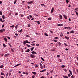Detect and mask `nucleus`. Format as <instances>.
Segmentation results:
<instances>
[{
	"mask_svg": "<svg viewBox=\"0 0 78 78\" xmlns=\"http://www.w3.org/2000/svg\"><path fill=\"white\" fill-rule=\"evenodd\" d=\"M27 4H29V5H31L32 4V3H33V1L28 2H27Z\"/></svg>",
	"mask_w": 78,
	"mask_h": 78,
	"instance_id": "nucleus-1",
	"label": "nucleus"
},
{
	"mask_svg": "<svg viewBox=\"0 0 78 78\" xmlns=\"http://www.w3.org/2000/svg\"><path fill=\"white\" fill-rule=\"evenodd\" d=\"M30 56L31 58H35V55L33 54H30Z\"/></svg>",
	"mask_w": 78,
	"mask_h": 78,
	"instance_id": "nucleus-2",
	"label": "nucleus"
},
{
	"mask_svg": "<svg viewBox=\"0 0 78 78\" xmlns=\"http://www.w3.org/2000/svg\"><path fill=\"white\" fill-rule=\"evenodd\" d=\"M9 55H10V54H9V53H8V54H6L4 56L5 57H7V56H9Z\"/></svg>",
	"mask_w": 78,
	"mask_h": 78,
	"instance_id": "nucleus-3",
	"label": "nucleus"
},
{
	"mask_svg": "<svg viewBox=\"0 0 78 78\" xmlns=\"http://www.w3.org/2000/svg\"><path fill=\"white\" fill-rule=\"evenodd\" d=\"M63 16L64 17L65 19H67V16L66 15H63Z\"/></svg>",
	"mask_w": 78,
	"mask_h": 78,
	"instance_id": "nucleus-4",
	"label": "nucleus"
},
{
	"mask_svg": "<svg viewBox=\"0 0 78 78\" xmlns=\"http://www.w3.org/2000/svg\"><path fill=\"white\" fill-rule=\"evenodd\" d=\"M31 53L32 54H33V55H34V54H37V53L34 51H32Z\"/></svg>",
	"mask_w": 78,
	"mask_h": 78,
	"instance_id": "nucleus-5",
	"label": "nucleus"
},
{
	"mask_svg": "<svg viewBox=\"0 0 78 78\" xmlns=\"http://www.w3.org/2000/svg\"><path fill=\"white\" fill-rule=\"evenodd\" d=\"M54 11V8L52 7V9H51V13H53Z\"/></svg>",
	"mask_w": 78,
	"mask_h": 78,
	"instance_id": "nucleus-6",
	"label": "nucleus"
},
{
	"mask_svg": "<svg viewBox=\"0 0 78 78\" xmlns=\"http://www.w3.org/2000/svg\"><path fill=\"white\" fill-rule=\"evenodd\" d=\"M65 38L67 40H69V37L65 36Z\"/></svg>",
	"mask_w": 78,
	"mask_h": 78,
	"instance_id": "nucleus-7",
	"label": "nucleus"
},
{
	"mask_svg": "<svg viewBox=\"0 0 78 78\" xmlns=\"http://www.w3.org/2000/svg\"><path fill=\"white\" fill-rule=\"evenodd\" d=\"M4 39L5 42H8V40H7V38H6V37H5L4 38Z\"/></svg>",
	"mask_w": 78,
	"mask_h": 78,
	"instance_id": "nucleus-8",
	"label": "nucleus"
},
{
	"mask_svg": "<svg viewBox=\"0 0 78 78\" xmlns=\"http://www.w3.org/2000/svg\"><path fill=\"white\" fill-rule=\"evenodd\" d=\"M63 77V78H68V76H62Z\"/></svg>",
	"mask_w": 78,
	"mask_h": 78,
	"instance_id": "nucleus-9",
	"label": "nucleus"
},
{
	"mask_svg": "<svg viewBox=\"0 0 78 78\" xmlns=\"http://www.w3.org/2000/svg\"><path fill=\"white\" fill-rule=\"evenodd\" d=\"M14 50H15V49L14 48H13V49H11V50L12 51V52H14Z\"/></svg>",
	"mask_w": 78,
	"mask_h": 78,
	"instance_id": "nucleus-10",
	"label": "nucleus"
},
{
	"mask_svg": "<svg viewBox=\"0 0 78 78\" xmlns=\"http://www.w3.org/2000/svg\"><path fill=\"white\" fill-rule=\"evenodd\" d=\"M25 36L26 37H30V36L28 35L27 34L25 35Z\"/></svg>",
	"mask_w": 78,
	"mask_h": 78,
	"instance_id": "nucleus-11",
	"label": "nucleus"
},
{
	"mask_svg": "<svg viewBox=\"0 0 78 78\" xmlns=\"http://www.w3.org/2000/svg\"><path fill=\"white\" fill-rule=\"evenodd\" d=\"M60 19H62V16L61 15H60L59 16Z\"/></svg>",
	"mask_w": 78,
	"mask_h": 78,
	"instance_id": "nucleus-12",
	"label": "nucleus"
},
{
	"mask_svg": "<svg viewBox=\"0 0 78 78\" xmlns=\"http://www.w3.org/2000/svg\"><path fill=\"white\" fill-rule=\"evenodd\" d=\"M69 73H70V74L71 75H72V71H70L69 69L68 70Z\"/></svg>",
	"mask_w": 78,
	"mask_h": 78,
	"instance_id": "nucleus-13",
	"label": "nucleus"
},
{
	"mask_svg": "<svg viewBox=\"0 0 78 78\" xmlns=\"http://www.w3.org/2000/svg\"><path fill=\"white\" fill-rule=\"evenodd\" d=\"M18 26H19V24H17V25H16V26L15 27V28H16V29H17Z\"/></svg>",
	"mask_w": 78,
	"mask_h": 78,
	"instance_id": "nucleus-14",
	"label": "nucleus"
},
{
	"mask_svg": "<svg viewBox=\"0 0 78 78\" xmlns=\"http://www.w3.org/2000/svg\"><path fill=\"white\" fill-rule=\"evenodd\" d=\"M2 17L3 19L4 20V19H5V16L4 15H2Z\"/></svg>",
	"mask_w": 78,
	"mask_h": 78,
	"instance_id": "nucleus-15",
	"label": "nucleus"
},
{
	"mask_svg": "<svg viewBox=\"0 0 78 78\" xmlns=\"http://www.w3.org/2000/svg\"><path fill=\"white\" fill-rule=\"evenodd\" d=\"M34 48V47H32L31 48H30V50L31 51H33V49Z\"/></svg>",
	"mask_w": 78,
	"mask_h": 78,
	"instance_id": "nucleus-16",
	"label": "nucleus"
},
{
	"mask_svg": "<svg viewBox=\"0 0 78 78\" xmlns=\"http://www.w3.org/2000/svg\"><path fill=\"white\" fill-rule=\"evenodd\" d=\"M20 64L19 63L18 64H17V65H16V66H14V67H17V66H19V65H20Z\"/></svg>",
	"mask_w": 78,
	"mask_h": 78,
	"instance_id": "nucleus-17",
	"label": "nucleus"
},
{
	"mask_svg": "<svg viewBox=\"0 0 78 78\" xmlns=\"http://www.w3.org/2000/svg\"><path fill=\"white\" fill-rule=\"evenodd\" d=\"M30 51V49H28L27 50L26 52L27 53H28V52H29V51Z\"/></svg>",
	"mask_w": 78,
	"mask_h": 78,
	"instance_id": "nucleus-18",
	"label": "nucleus"
},
{
	"mask_svg": "<svg viewBox=\"0 0 78 78\" xmlns=\"http://www.w3.org/2000/svg\"><path fill=\"white\" fill-rule=\"evenodd\" d=\"M32 73H33V74H34V75H36V73L35 72H32Z\"/></svg>",
	"mask_w": 78,
	"mask_h": 78,
	"instance_id": "nucleus-19",
	"label": "nucleus"
},
{
	"mask_svg": "<svg viewBox=\"0 0 78 78\" xmlns=\"http://www.w3.org/2000/svg\"><path fill=\"white\" fill-rule=\"evenodd\" d=\"M70 33L71 34V33H72V34L74 33V31H73V30H72V31H71L70 32Z\"/></svg>",
	"mask_w": 78,
	"mask_h": 78,
	"instance_id": "nucleus-20",
	"label": "nucleus"
},
{
	"mask_svg": "<svg viewBox=\"0 0 78 78\" xmlns=\"http://www.w3.org/2000/svg\"><path fill=\"white\" fill-rule=\"evenodd\" d=\"M41 59L43 61H44L45 60H44V58H42V57H41Z\"/></svg>",
	"mask_w": 78,
	"mask_h": 78,
	"instance_id": "nucleus-21",
	"label": "nucleus"
},
{
	"mask_svg": "<svg viewBox=\"0 0 78 78\" xmlns=\"http://www.w3.org/2000/svg\"><path fill=\"white\" fill-rule=\"evenodd\" d=\"M53 41H54L55 42H57L58 41H57V40H53Z\"/></svg>",
	"mask_w": 78,
	"mask_h": 78,
	"instance_id": "nucleus-22",
	"label": "nucleus"
},
{
	"mask_svg": "<svg viewBox=\"0 0 78 78\" xmlns=\"http://www.w3.org/2000/svg\"><path fill=\"white\" fill-rule=\"evenodd\" d=\"M27 46L28 47H31V46H30V45H28V44H26Z\"/></svg>",
	"mask_w": 78,
	"mask_h": 78,
	"instance_id": "nucleus-23",
	"label": "nucleus"
},
{
	"mask_svg": "<svg viewBox=\"0 0 78 78\" xmlns=\"http://www.w3.org/2000/svg\"><path fill=\"white\" fill-rule=\"evenodd\" d=\"M17 0H15L14 2V4H16V2H17Z\"/></svg>",
	"mask_w": 78,
	"mask_h": 78,
	"instance_id": "nucleus-24",
	"label": "nucleus"
},
{
	"mask_svg": "<svg viewBox=\"0 0 78 78\" xmlns=\"http://www.w3.org/2000/svg\"><path fill=\"white\" fill-rule=\"evenodd\" d=\"M1 75H5V74L4 73H3L2 72L1 73Z\"/></svg>",
	"mask_w": 78,
	"mask_h": 78,
	"instance_id": "nucleus-25",
	"label": "nucleus"
},
{
	"mask_svg": "<svg viewBox=\"0 0 78 78\" xmlns=\"http://www.w3.org/2000/svg\"><path fill=\"white\" fill-rule=\"evenodd\" d=\"M75 12L76 13V16L77 17H78V13L76 11H75Z\"/></svg>",
	"mask_w": 78,
	"mask_h": 78,
	"instance_id": "nucleus-26",
	"label": "nucleus"
},
{
	"mask_svg": "<svg viewBox=\"0 0 78 78\" xmlns=\"http://www.w3.org/2000/svg\"><path fill=\"white\" fill-rule=\"evenodd\" d=\"M27 44L25 41H24L23 42V44L24 45H25V44Z\"/></svg>",
	"mask_w": 78,
	"mask_h": 78,
	"instance_id": "nucleus-27",
	"label": "nucleus"
},
{
	"mask_svg": "<svg viewBox=\"0 0 78 78\" xmlns=\"http://www.w3.org/2000/svg\"><path fill=\"white\" fill-rule=\"evenodd\" d=\"M25 41L26 42V44L27 43H30V42H28V40H26Z\"/></svg>",
	"mask_w": 78,
	"mask_h": 78,
	"instance_id": "nucleus-28",
	"label": "nucleus"
},
{
	"mask_svg": "<svg viewBox=\"0 0 78 78\" xmlns=\"http://www.w3.org/2000/svg\"><path fill=\"white\" fill-rule=\"evenodd\" d=\"M44 35H45V36H48V35L47 34L44 33Z\"/></svg>",
	"mask_w": 78,
	"mask_h": 78,
	"instance_id": "nucleus-29",
	"label": "nucleus"
},
{
	"mask_svg": "<svg viewBox=\"0 0 78 78\" xmlns=\"http://www.w3.org/2000/svg\"><path fill=\"white\" fill-rule=\"evenodd\" d=\"M40 66H41V67H43V66H42V65L41 63H40Z\"/></svg>",
	"mask_w": 78,
	"mask_h": 78,
	"instance_id": "nucleus-30",
	"label": "nucleus"
},
{
	"mask_svg": "<svg viewBox=\"0 0 78 78\" xmlns=\"http://www.w3.org/2000/svg\"><path fill=\"white\" fill-rule=\"evenodd\" d=\"M31 27V25L28 24L27 25V27Z\"/></svg>",
	"mask_w": 78,
	"mask_h": 78,
	"instance_id": "nucleus-31",
	"label": "nucleus"
},
{
	"mask_svg": "<svg viewBox=\"0 0 78 78\" xmlns=\"http://www.w3.org/2000/svg\"><path fill=\"white\" fill-rule=\"evenodd\" d=\"M22 29H21V30L18 31V32H19V33H22Z\"/></svg>",
	"mask_w": 78,
	"mask_h": 78,
	"instance_id": "nucleus-32",
	"label": "nucleus"
},
{
	"mask_svg": "<svg viewBox=\"0 0 78 78\" xmlns=\"http://www.w3.org/2000/svg\"><path fill=\"white\" fill-rule=\"evenodd\" d=\"M64 70L66 72H67V70L66 69H65Z\"/></svg>",
	"mask_w": 78,
	"mask_h": 78,
	"instance_id": "nucleus-33",
	"label": "nucleus"
},
{
	"mask_svg": "<svg viewBox=\"0 0 78 78\" xmlns=\"http://www.w3.org/2000/svg\"><path fill=\"white\" fill-rule=\"evenodd\" d=\"M3 46L4 47H6V44H3Z\"/></svg>",
	"mask_w": 78,
	"mask_h": 78,
	"instance_id": "nucleus-34",
	"label": "nucleus"
},
{
	"mask_svg": "<svg viewBox=\"0 0 78 78\" xmlns=\"http://www.w3.org/2000/svg\"><path fill=\"white\" fill-rule=\"evenodd\" d=\"M3 67H4V66H3V65H2L0 66V68H3Z\"/></svg>",
	"mask_w": 78,
	"mask_h": 78,
	"instance_id": "nucleus-35",
	"label": "nucleus"
},
{
	"mask_svg": "<svg viewBox=\"0 0 78 78\" xmlns=\"http://www.w3.org/2000/svg\"><path fill=\"white\" fill-rule=\"evenodd\" d=\"M3 32V29H1L0 30V33H2Z\"/></svg>",
	"mask_w": 78,
	"mask_h": 78,
	"instance_id": "nucleus-36",
	"label": "nucleus"
},
{
	"mask_svg": "<svg viewBox=\"0 0 78 78\" xmlns=\"http://www.w3.org/2000/svg\"><path fill=\"white\" fill-rule=\"evenodd\" d=\"M70 73H69L68 74V76H69V77H70V76H71V75H70Z\"/></svg>",
	"mask_w": 78,
	"mask_h": 78,
	"instance_id": "nucleus-37",
	"label": "nucleus"
},
{
	"mask_svg": "<svg viewBox=\"0 0 78 78\" xmlns=\"http://www.w3.org/2000/svg\"><path fill=\"white\" fill-rule=\"evenodd\" d=\"M7 37V39H10L11 38H10V37Z\"/></svg>",
	"mask_w": 78,
	"mask_h": 78,
	"instance_id": "nucleus-38",
	"label": "nucleus"
},
{
	"mask_svg": "<svg viewBox=\"0 0 78 78\" xmlns=\"http://www.w3.org/2000/svg\"><path fill=\"white\" fill-rule=\"evenodd\" d=\"M29 17H30V19H31V18H32V17L33 16H31V15H30L29 16Z\"/></svg>",
	"mask_w": 78,
	"mask_h": 78,
	"instance_id": "nucleus-39",
	"label": "nucleus"
},
{
	"mask_svg": "<svg viewBox=\"0 0 78 78\" xmlns=\"http://www.w3.org/2000/svg\"><path fill=\"white\" fill-rule=\"evenodd\" d=\"M27 19H29V20H30V17H29V16H28L27 17Z\"/></svg>",
	"mask_w": 78,
	"mask_h": 78,
	"instance_id": "nucleus-40",
	"label": "nucleus"
},
{
	"mask_svg": "<svg viewBox=\"0 0 78 78\" xmlns=\"http://www.w3.org/2000/svg\"><path fill=\"white\" fill-rule=\"evenodd\" d=\"M14 27V25H12V26H10V27H11L12 28H13Z\"/></svg>",
	"mask_w": 78,
	"mask_h": 78,
	"instance_id": "nucleus-41",
	"label": "nucleus"
},
{
	"mask_svg": "<svg viewBox=\"0 0 78 78\" xmlns=\"http://www.w3.org/2000/svg\"><path fill=\"white\" fill-rule=\"evenodd\" d=\"M0 15L2 16V11H0Z\"/></svg>",
	"mask_w": 78,
	"mask_h": 78,
	"instance_id": "nucleus-42",
	"label": "nucleus"
},
{
	"mask_svg": "<svg viewBox=\"0 0 78 78\" xmlns=\"http://www.w3.org/2000/svg\"><path fill=\"white\" fill-rule=\"evenodd\" d=\"M62 68H64L65 67V66L64 65H62Z\"/></svg>",
	"mask_w": 78,
	"mask_h": 78,
	"instance_id": "nucleus-43",
	"label": "nucleus"
},
{
	"mask_svg": "<svg viewBox=\"0 0 78 78\" xmlns=\"http://www.w3.org/2000/svg\"><path fill=\"white\" fill-rule=\"evenodd\" d=\"M36 46H37V47H38V46H39V44H36Z\"/></svg>",
	"mask_w": 78,
	"mask_h": 78,
	"instance_id": "nucleus-44",
	"label": "nucleus"
},
{
	"mask_svg": "<svg viewBox=\"0 0 78 78\" xmlns=\"http://www.w3.org/2000/svg\"><path fill=\"white\" fill-rule=\"evenodd\" d=\"M64 45H66V46H68V45H67V44H66V43H64Z\"/></svg>",
	"mask_w": 78,
	"mask_h": 78,
	"instance_id": "nucleus-45",
	"label": "nucleus"
},
{
	"mask_svg": "<svg viewBox=\"0 0 78 78\" xmlns=\"http://www.w3.org/2000/svg\"><path fill=\"white\" fill-rule=\"evenodd\" d=\"M58 44L59 45V46H61V43L60 42H58Z\"/></svg>",
	"mask_w": 78,
	"mask_h": 78,
	"instance_id": "nucleus-46",
	"label": "nucleus"
},
{
	"mask_svg": "<svg viewBox=\"0 0 78 78\" xmlns=\"http://www.w3.org/2000/svg\"><path fill=\"white\" fill-rule=\"evenodd\" d=\"M64 28V29H68L69 28V27H65Z\"/></svg>",
	"mask_w": 78,
	"mask_h": 78,
	"instance_id": "nucleus-47",
	"label": "nucleus"
},
{
	"mask_svg": "<svg viewBox=\"0 0 78 78\" xmlns=\"http://www.w3.org/2000/svg\"><path fill=\"white\" fill-rule=\"evenodd\" d=\"M18 14V13H16L15 14V16H17Z\"/></svg>",
	"mask_w": 78,
	"mask_h": 78,
	"instance_id": "nucleus-48",
	"label": "nucleus"
},
{
	"mask_svg": "<svg viewBox=\"0 0 78 78\" xmlns=\"http://www.w3.org/2000/svg\"><path fill=\"white\" fill-rule=\"evenodd\" d=\"M66 2L67 3H68L69 2V1L68 0H66Z\"/></svg>",
	"mask_w": 78,
	"mask_h": 78,
	"instance_id": "nucleus-49",
	"label": "nucleus"
},
{
	"mask_svg": "<svg viewBox=\"0 0 78 78\" xmlns=\"http://www.w3.org/2000/svg\"><path fill=\"white\" fill-rule=\"evenodd\" d=\"M38 24H40V22L39 21H37Z\"/></svg>",
	"mask_w": 78,
	"mask_h": 78,
	"instance_id": "nucleus-50",
	"label": "nucleus"
},
{
	"mask_svg": "<svg viewBox=\"0 0 78 78\" xmlns=\"http://www.w3.org/2000/svg\"><path fill=\"white\" fill-rule=\"evenodd\" d=\"M31 45H32V46L35 45V44H31Z\"/></svg>",
	"mask_w": 78,
	"mask_h": 78,
	"instance_id": "nucleus-51",
	"label": "nucleus"
},
{
	"mask_svg": "<svg viewBox=\"0 0 78 78\" xmlns=\"http://www.w3.org/2000/svg\"><path fill=\"white\" fill-rule=\"evenodd\" d=\"M3 20V19L2 18H0V21H1V22H2V20Z\"/></svg>",
	"mask_w": 78,
	"mask_h": 78,
	"instance_id": "nucleus-52",
	"label": "nucleus"
},
{
	"mask_svg": "<svg viewBox=\"0 0 78 78\" xmlns=\"http://www.w3.org/2000/svg\"><path fill=\"white\" fill-rule=\"evenodd\" d=\"M57 57H60L61 56V55H57Z\"/></svg>",
	"mask_w": 78,
	"mask_h": 78,
	"instance_id": "nucleus-53",
	"label": "nucleus"
},
{
	"mask_svg": "<svg viewBox=\"0 0 78 78\" xmlns=\"http://www.w3.org/2000/svg\"><path fill=\"white\" fill-rule=\"evenodd\" d=\"M35 77V76H34V75H33L32 77V78H34Z\"/></svg>",
	"mask_w": 78,
	"mask_h": 78,
	"instance_id": "nucleus-54",
	"label": "nucleus"
},
{
	"mask_svg": "<svg viewBox=\"0 0 78 78\" xmlns=\"http://www.w3.org/2000/svg\"><path fill=\"white\" fill-rule=\"evenodd\" d=\"M71 78H74V76H73V75H72L71 76Z\"/></svg>",
	"mask_w": 78,
	"mask_h": 78,
	"instance_id": "nucleus-55",
	"label": "nucleus"
},
{
	"mask_svg": "<svg viewBox=\"0 0 78 78\" xmlns=\"http://www.w3.org/2000/svg\"><path fill=\"white\" fill-rule=\"evenodd\" d=\"M48 20H51V18H49L48 19Z\"/></svg>",
	"mask_w": 78,
	"mask_h": 78,
	"instance_id": "nucleus-56",
	"label": "nucleus"
},
{
	"mask_svg": "<svg viewBox=\"0 0 78 78\" xmlns=\"http://www.w3.org/2000/svg\"><path fill=\"white\" fill-rule=\"evenodd\" d=\"M8 76V73H7L6 75V77H7Z\"/></svg>",
	"mask_w": 78,
	"mask_h": 78,
	"instance_id": "nucleus-57",
	"label": "nucleus"
},
{
	"mask_svg": "<svg viewBox=\"0 0 78 78\" xmlns=\"http://www.w3.org/2000/svg\"><path fill=\"white\" fill-rule=\"evenodd\" d=\"M8 44V45H9V46L10 47H12V46H11V44H10L9 43V44Z\"/></svg>",
	"mask_w": 78,
	"mask_h": 78,
	"instance_id": "nucleus-58",
	"label": "nucleus"
},
{
	"mask_svg": "<svg viewBox=\"0 0 78 78\" xmlns=\"http://www.w3.org/2000/svg\"><path fill=\"white\" fill-rule=\"evenodd\" d=\"M58 37H55V39H58Z\"/></svg>",
	"mask_w": 78,
	"mask_h": 78,
	"instance_id": "nucleus-59",
	"label": "nucleus"
},
{
	"mask_svg": "<svg viewBox=\"0 0 78 78\" xmlns=\"http://www.w3.org/2000/svg\"><path fill=\"white\" fill-rule=\"evenodd\" d=\"M40 78H45V77L44 76H42Z\"/></svg>",
	"mask_w": 78,
	"mask_h": 78,
	"instance_id": "nucleus-60",
	"label": "nucleus"
},
{
	"mask_svg": "<svg viewBox=\"0 0 78 78\" xmlns=\"http://www.w3.org/2000/svg\"><path fill=\"white\" fill-rule=\"evenodd\" d=\"M15 35H16V36H18V34L17 33L15 34Z\"/></svg>",
	"mask_w": 78,
	"mask_h": 78,
	"instance_id": "nucleus-61",
	"label": "nucleus"
},
{
	"mask_svg": "<svg viewBox=\"0 0 78 78\" xmlns=\"http://www.w3.org/2000/svg\"><path fill=\"white\" fill-rule=\"evenodd\" d=\"M4 55V54H2L1 56H3Z\"/></svg>",
	"mask_w": 78,
	"mask_h": 78,
	"instance_id": "nucleus-62",
	"label": "nucleus"
},
{
	"mask_svg": "<svg viewBox=\"0 0 78 78\" xmlns=\"http://www.w3.org/2000/svg\"><path fill=\"white\" fill-rule=\"evenodd\" d=\"M46 70H47V69H44L43 70V72H45V71H46Z\"/></svg>",
	"mask_w": 78,
	"mask_h": 78,
	"instance_id": "nucleus-63",
	"label": "nucleus"
},
{
	"mask_svg": "<svg viewBox=\"0 0 78 78\" xmlns=\"http://www.w3.org/2000/svg\"><path fill=\"white\" fill-rule=\"evenodd\" d=\"M77 9H78V8H76L75 10H76V11H78V10Z\"/></svg>",
	"mask_w": 78,
	"mask_h": 78,
	"instance_id": "nucleus-64",
	"label": "nucleus"
}]
</instances>
